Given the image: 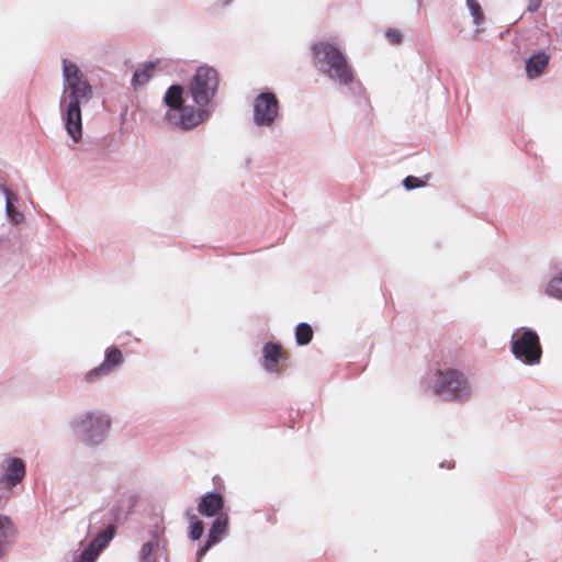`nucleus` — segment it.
<instances>
[{"label": "nucleus", "instance_id": "1", "mask_svg": "<svg viewBox=\"0 0 562 562\" xmlns=\"http://www.w3.org/2000/svg\"><path fill=\"white\" fill-rule=\"evenodd\" d=\"M218 70L211 65L198 66L187 83L172 82L161 103L165 121L182 132L192 131L212 115V105L220 88Z\"/></svg>", "mask_w": 562, "mask_h": 562}, {"label": "nucleus", "instance_id": "2", "mask_svg": "<svg viewBox=\"0 0 562 562\" xmlns=\"http://www.w3.org/2000/svg\"><path fill=\"white\" fill-rule=\"evenodd\" d=\"M63 91L59 98V114L71 143L68 147L81 151V159H89L92 148L82 139V104L93 97V87L77 63L61 59Z\"/></svg>", "mask_w": 562, "mask_h": 562}, {"label": "nucleus", "instance_id": "3", "mask_svg": "<svg viewBox=\"0 0 562 562\" xmlns=\"http://www.w3.org/2000/svg\"><path fill=\"white\" fill-rule=\"evenodd\" d=\"M311 56L315 66L326 78L345 88L355 103L363 111L371 109L367 89L357 77L356 70L345 50L328 40L313 42Z\"/></svg>", "mask_w": 562, "mask_h": 562}, {"label": "nucleus", "instance_id": "4", "mask_svg": "<svg viewBox=\"0 0 562 562\" xmlns=\"http://www.w3.org/2000/svg\"><path fill=\"white\" fill-rule=\"evenodd\" d=\"M431 394L446 403H465L472 395V385L464 372L452 366L439 367L428 383Z\"/></svg>", "mask_w": 562, "mask_h": 562}, {"label": "nucleus", "instance_id": "5", "mask_svg": "<svg viewBox=\"0 0 562 562\" xmlns=\"http://www.w3.org/2000/svg\"><path fill=\"white\" fill-rule=\"evenodd\" d=\"M112 418L109 414L91 409L79 413L68 420L72 436L86 447L102 445L111 429Z\"/></svg>", "mask_w": 562, "mask_h": 562}, {"label": "nucleus", "instance_id": "6", "mask_svg": "<svg viewBox=\"0 0 562 562\" xmlns=\"http://www.w3.org/2000/svg\"><path fill=\"white\" fill-rule=\"evenodd\" d=\"M513 357L525 366H536L541 362L542 346L537 330L521 326L514 330L509 341Z\"/></svg>", "mask_w": 562, "mask_h": 562}, {"label": "nucleus", "instance_id": "7", "mask_svg": "<svg viewBox=\"0 0 562 562\" xmlns=\"http://www.w3.org/2000/svg\"><path fill=\"white\" fill-rule=\"evenodd\" d=\"M283 115L281 103L276 92L270 88H262L252 101V122L258 127H273Z\"/></svg>", "mask_w": 562, "mask_h": 562}, {"label": "nucleus", "instance_id": "8", "mask_svg": "<svg viewBox=\"0 0 562 562\" xmlns=\"http://www.w3.org/2000/svg\"><path fill=\"white\" fill-rule=\"evenodd\" d=\"M196 512L201 517L209 519L221 516L223 513L228 514L229 507L225 495L217 487H213L196 498Z\"/></svg>", "mask_w": 562, "mask_h": 562}, {"label": "nucleus", "instance_id": "9", "mask_svg": "<svg viewBox=\"0 0 562 562\" xmlns=\"http://www.w3.org/2000/svg\"><path fill=\"white\" fill-rule=\"evenodd\" d=\"M0 469V485L7 492L16 486L26 475V462L15 456H7Z\"/></svg>", "mask_w": 562, "mask_h": 562}, {"label": "nucleus", "instance_id": "10", "mask_svg": "<svg viewBox=\"0 0 562 562\" xmlns=\"http://www.w3.org/2000/svg\"><path fill=\"white\" fill-rule=\"evenodd\" d=\"M124 362L125 358L121 349L115 345H111L105 348L102 362L86 373L85 381L88 383L93 382L95 379L117 370Z\"/></svg>", "mask_w": 562, "mask_h": 562}, {"label": "nucleus", "instance_id": "11", "mask_svg": "<svg viewBox=\"0 0 562 562\" xmlns=\"http://www.w3.org/2000/svg\"><path fill=\"white\" fill-rule=\"evenodd\" d=\"M286 357L283 353L282 345L279 340L271 338L262 345L261 350V367L270 374L280 376L282 371L279 364L284 363Z\"/></svg>", "mask_w": 562, "mask_h": 562}, {"label": "nucleus", "instance_id": "12", "mask_svg": "<svg viewBox=\"0 0 562 562\" xmlns=\"http://www.w3.org/2000/svg\"><path fill=\"white\" fill-rule=\"evenodd\" d=\"M122 508L123 503L115 501L108 512H105L103 507L93 510L89 516L88 531L103 530L108 524L119 527L121 525L119 517Z\"/></svg>", "mask_w": 562, "mask_h": 562}, {"label": "nucleus", "instance_id": "13", "mask_svg": "<svg viewBox=\"0 0 562 562\" xmlns=\"http://www.w3.org/2000/svg\"><path fill=\"white\" fill-rule=\"evenodd\" d=\"M551 59V54L546 48L533 50L528 57L525 58V72L529 80H535L541 77L548 68Z\"/></svg>", "mask_w": 562, "mask_h": 562}, {"label": "nucleus", "instance_id": "14", "mask_svg": "<svg viewBox=\"0 0 562 562\" xmlns=\"http://www.w3.org/2000/svg\"><path fill=\"white\" fill-rule=\"evenodd\" d=\"M160 59L155 58L142 63L132 74L131 86L136 91L138 88L146 86L155 76L156 70L160 67Z\"/></svg>", "mask_w": 562, "mask_h": 562}, {"label": "nucleus", "instance_id": "15", "mask_svg": "<svg viewBox=\"0 0 562 562\" xmlns=\"http://www.w3.org/2000/svg\"><path fill=\"white\" fill-rule=\"evenodd\" d=\"M211 519L206 538L218 544L229 535V513H223L221 516Z\"/></svg>", "mask_w": 562, "mask_h": 562}, {"label": "nucleus", "instance_id": "16", "mask_svg": "<svg viewBox=\"0 0 562 562\" xmlns=\"http://www.w3.org/2000/svg\"><path fill=\"white\" fill-rule=\"evenodd\" d=\"M16 533L18 529L12 519L4 514H0V559L7 554Z\"/></svg>", "mask_w": 562, "mask_h": 562}, {"label": "nucleus", "instance_id": "17", "mask_svg": "<svg viewBox=\"0 0 562 562\" xmlns=\"http://www.w3.org/2000/svg\"><path fill=\"white\" fill-rule=\"evenodd\" d=\"M117 527L108 524L103 530H91L89 533H94L95 537L89 542L100 554L109 547L111 541L116 535Z\"/></svg>", "mask_w": 562, "mask_h": 562}, {"label": "nucleus", "instance_id": "18", "mask_svg": "<svg viewBox=\"0 0 562 562\" xmlns=\"http://www.w3.org/2000/svg\"><path fill=\"white\" fill-rule=\"evenodd\" d=\"M184 516L188 519L187 536L192 542L199 541L205 530V524L201 518L195 515L191 508L184 510Z\"/></svg>", "mask_w": 562, "mask_h": 562}, {"label": "nucleus", "instance_id": "19", "mask_svg": "<svg viewBox=\"0 0 562 562\" xmlns=\"http://www.w3.org/2000/svg\"><path fill=\"white\" fill-rule=\"evenodd\" d=\"M4 200H5L4 212H5V217H7L8 222L12 225H16V224L23 222L24 215L20 211L19 206L16 205L20 202L19 195L16 193H10L4 196Z\"/></svg>", "mask_w": 562, "mask_h": 562}, {"label": "nucleus", "instance_id": "20", "mask_svg": "<svg viewBox=\"0 0 562 562\" xmlns=\"http://www.w3.org/2000/svg\"><path fill=\"white\" fill-rule=\"evenodd\" d=\"M166 551V542L157 543L150 540L145 541L138 552V562H159L155 553L158 551Z\"/></svg>", "mask_w": 562, "mask_h": 562}, {"label": "nucleus", "instance_id": "21", "mask_svg": "<svg viewBox=\"0 0 562 562\" xmlns=\"http://www.w3.org/2000/svg\"><path fill=\"white\" fill-rule=\"evenodd\" d=\"M294 337L297 346H307L314 337L313 327L306 322L296 324L294 327Z\"/></svg>", "mask_w": 562, "mask_h": 562}, {"label": "nucleus", "instance_id": "22", "mask_svg": "<svg viewBox=\"0 0 562 562\" xmlns=\"http://www.w3.org/2000/svg\"><path fill=\"white\" fill-rule=\"evenodd\" d=\"M465 7L469 10L473 24L479 29L485 23L484 11L477 0H465Z\"/></svg>", "mask_w": 562, "mask_h": 562}, {"label": "nucleus", "instance_id": "23", "mask_svg": "<svg viewBox=\"0 0 562 562\" xmlns=\"http://www.w3.org/2000/svg\"><path fill=\"white\" fill-rule=\"evenodd\" d=\"M544 293L549 297L562 301V270L549 280Z\"/></svg>", "mask_w": 562, "mask_h": 562}, {"label": "nucleus", "instance_id": "24", "mask_svg": "<svg viewBox=\"0 0 562 562\" xmlns=\"http://www.w3.org/2000/svg\"><path fill=\"white\" fill-rule=\"evenodd\" d=\"M120 501L123 503V508H122V512L119 517L120 522L122 525L130 518V516H132L134 514L135 508L140 501V495L138 493L131 494L127 497L126 504L124 503L123 499H120Z\"/></svg>", "mask_w": 562, "mask_h": 562}, {"label": "nucleus", "instance_id": "25", "mask_svg": "<svg viewBox=\"0 0 562 562\" xmlns=\"http://www.w3.org/2000/svg\"><path fill=\"white\" fill-rule=\"evenodd\" d=\"M431 177V173H426L424 177L409 175L402 180V186L406 191L424 188L427 186V182Z\"/></svg>", "mask_w": 562, "mask_h": 562}, {"label": "nucleus", "instance_id": "26", "mask_svg": "<svg viewBox=\"0 0 562 562\" xmlns=\"http://www.w3.org/2000/svg\"><path fill=\"white\" fill-rule=\"evenodd\" d=\"M99 557L100 553L88 543L79 553L74 555L72 562H97Z\"/></svg>", "mask_w": 562, "mask_h": 562}, {"label": "nucleus", "instance_id": "27", "mask_svg": "<svg viewBox=\"0 0 562 562\" xmlns=\"http://www.w3.org/2000/svg\"><path fill=\"white\" fill-rule=\"evenodd\" d=\"M215 546L217 544L213 543V541H211L209 538H205V540L198 546L195 552V562H202L206 553Z\"/></svg>", "mask_w": 562, "mask_h": 562}, {"label": "nucleus", "instance_id": "28", "mask_svg": "<svg viewBox=\"0 0 562 562\" xmlns=\"http://www.w3.org/2000/svg\"><path fill=\"white\" fill-rule=\"evenodd\" d=\"M384 36L392 45H400L403 42L402 32L395 27H387L384 32Z\"/></svg>", "mask_w": 562, "mask_h": 562}, {"label": "nucleus", "instance_id": "29", "mask_svg": "<svg viewBox=\"0 0 562 562\" xmlns=\"http://www.w3.org/2000/svg\"><path fill=\"white\" fill-rule=\"evenodd\" d=\"M128 111H130V106H128L127 103H124V104L121 105V110H120V113H119L120 122H121V128H123V126L125 124H127L130 121H134L135 120V110H133L131 113Z\"/></svg>", "mask_w": 562, "mask_h": 562}, {"label": "nucleus", "instance_id": "30", "mask_svg": "<svg viewBox=\"0 0 562 562\" xmlns=\"http://www.w3.org/2000/svg\"><path fill=\"white\" fill-rule=\"evenodd\" d=\"M165 527L164 526H160L158 522H155L150 530L148 531V535H149V540L150 541H154V542H157V543H162L164 541H161V536L165 535Z\"/></svg>", "mask_w": 562, "mask_h": 562}, {"label": "nucleus", "instance_id": "31", "mask_svg": "<svg viewBox=\"0 0 562 562\" xmlns=\"http://www.w3.org/2000/svg\"><path fill=\"white\" fill-rule=\"evenodd\" d=\"M347 369H348V375L359 376L367 369V363L366 364L349 363Z\"/></svg>", "mask_w": 562, "mask_h": 562}, {"label": "nucleus", "instance_id": "32", "mask_svg": "<svg viewBox=\"0 0 562 562\" xmlns=\"http://www.w3.org/2000/svg\"><path fill=\"white\" fill-rule=\"evenodd\" d=\"M542 0H528L526 10L530 13H536L541 7Z\"/></svg>", "mask_w": 562, "mask_h": 562}, {"label": "nucleus", "instance_id": "33", "mask_svg": "<svg viewBox=\"0 0 562 562\" xmlns=\"http://www.w3.org/2000/svg\"><path fill=\"white\" fill-rule=\"evenodd\" d=\"M266 521L276 525L277 524V516L273 513L267 512L266 514Z\"/></svg>", "mask_w": 562, "mask_h": 562}, {"label": "nucleus", "instance_id": "34", "mask_svg": "<svg viewBox=\"0 0 562 562\" xmlns=\"http://www.w3.org/2000/svg\"><path fill=\"white\" fill-rule=\"evenodd\" d=\"M454 461H442L439 467L440 468H445V469H448V470H451L454 468Z\"/></svg>", "mask_w": 562, "mask_h": 562}, {"label": "nucleus", "instance_id": "35", "mask_svg": "<svg viewBox=\"0 0 562 562\" xmlns=\"http://www.w3.org/2000/svg\"><path fill=\"white\" fill-rule=\"evenodd\" d=\"M234 0H222L221 1V7L225 8V7H228L233 3Z\"/></svg>", "mask_w": 562, "mask_h": 562}, {"label": "nucleus", "instance_id": "36", "mask_svg": "<svg viewBox=\"0 0 562 562\" xmlns=\"http://www.w3.org/2000/svg\"><path fill=\"white\" fill-rule=\"evenodd\" d=\"M423 0H416L417 4V11H419V8L422 7Z\"/></svg>", "mask_w": 562, "mask_h": 562}, {"label": "nucleus", "instance_id": "37", "mask_svg": "<svg viewBox=\"0 0 562 562\" xmlns=\"http://www.w3.org/2000/svg\"><path fill=\"white\" fill-rule=\"evenodd\" d=\"M250 164V158L246 159V165Z\"/></svg>", "mask_w": 562, "mask_h": 562}, {"label": "nucleus", "instance_id": "38", "mask_svg": "<svg viewBox=\"0 0 562 562\" xmlns=\"http://www.w3.org/2000/svg\"><path fill=\"white\" fill-rule=\"evenodd\" d=\"M2 390H3V385H0V391H2Z\"/></svg>", "mask_w": 562, "mask_h": 562}]
</instances>
